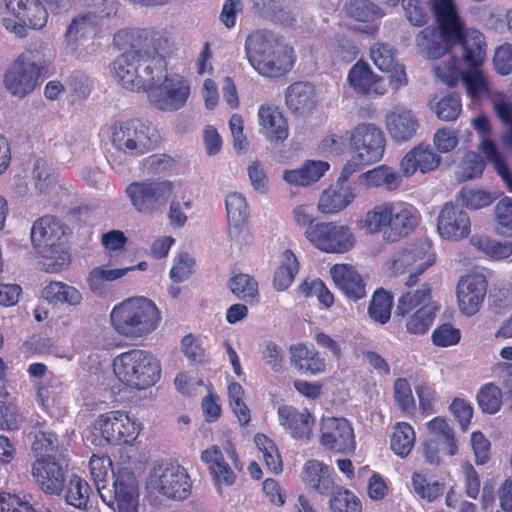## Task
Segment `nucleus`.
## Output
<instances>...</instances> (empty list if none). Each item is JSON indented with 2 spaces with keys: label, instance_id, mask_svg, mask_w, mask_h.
I'll list each match as a JSON object with an SVG mask.
<instances>
[{
  "label": "nucleus",
  "instance_id": "1",
  "mask_svg": "<svg viewBox=\"0 0 512 512\" xmlns=\"http://www.w3.org/2000/svg\"><path fill=\"white\" fill-rule=\"evenodd\" d=\"M432 11L440 39H435V30L430 28H424L417 37L418 45L425 47L427 57L440 58L458 44L465 64H481L487 52L484 34L477 30L465 31V23L457 11L455 0H434Z\"/></svg>",
  "mask_w": 512,
  "mask_h": 512
},
{
  "label": "nucleus",
  "instance_id": "2",
  "mask_svg": "<svg viewBox=\"0 0 512 512\" xmlns=\"http://www.w3.org/2000/svg\"><path fill=\"white\" fill-rule=\"evenodd\" d=\"M139 30H120L114 34L113 42L119 49H128L121 53L112 63L114 77L124 89L130 91H149L155 83L154 64L156 59L150 57L145 44L138 39Z\"/></svg>",
  "mask_w": 512,
  "mask_h": 512
},
{
  "label": "nucleus",
  "instance_id": "3",
  "mask_svg": "<svg viewBox=\"0 0 512 512\" xmlns=\"http://www.w3.org/2000/svg\"><path fill=\"white\" fill-rule=\"evenodd\" d=\"M246 59L256 72L267 78L279 79L294 69L296 53L282 34L259 28L248 34L245 41Z\"/></svg>",
  "mask_w": 512,
  "mask_h": 512
},
{
  "label": "nucleus",
  "instance_id": "4",
  "mask_svg": "<svg viewBox=\"0 0 512 512\" xmlns=\"http://www.w3.org/2000/svg\"><path fill=\"white\" fill-rule=\"evenodd\" d=\"M89 468L103 502L118 512H137L138 487L134 471L119 468L114 472L112 459L107 455H92Z\"/></svg>",
  "mask_w": 512,
  "mask_h": 512
},
{
  "label": "nucleus",
  "instance_id": "5",
  "mask_svg": "<svg viewBox=\"0 0 512 512\" xmlns=\"http://www.w3.org/2000/svg\"><path fill=\"white\" fill-rule=\"evenodd\" d=\"M419 212L415 206L403 201H385L358 221V227L368 235H382L387 243H395L414 233L419 225Z\"/></svg>",
  "mask_w": 512,
  "mask_h": 512
},
{
  "label": "nucleus",
  "instance_id": "6",
  "mask_svg": "<svg viewBox=\"0 0 512 512\" xmlns=\"http://www.w3.org/2000/svg\"><path fill=\"white\" fill-rule=\"evenodd\" d=\"M110 320L119 336L145 338L160 326L161 311L149 298L131 297L112 307Z\"/></svg>",
  "mask_w": 512,
  "mask_h": 512
},
{
  "label": "nucleus",
  "instance_id": "7",
  "mask_svg": "<svg viewBox=\"0 0 512 512\" xmlns=\"http://www.w3.org/2000/svg\"><path fill=\"white\" fill-rule=\"evenodd\" d=\"M66 230L60 218L53 215L40 217L32 224V244L44 257L43 266L48 273H58L71 262Z\"/></svg>",
  "mask_w": 512,
  "mask_h": 512
},
{
  "label": "nucleus",
  "instance_id": "8",
  "mask_svg": "<svg viewBox=\"0 0 512 512\" xmlns=\"http://www.w3.org/2000/svg\"><path fill=\"white\" fill-rule=\"evenodd\" d=\"M112 368L117 380L130 389L145 390L161 380V362L143 349L122 352L114 358Z\"/></svg>",
  "mask_w": 512,
  "mask_h": 512
},
{
  "label": "nucleus",
  "instance_id": "9",
  "mask_svg": "<svg viewBox=\"0 0 512 512\" xmlns=\"http://www.w3.org/2000/svg\"><path fill=\"white\" fill-rule=\"evenodd\" d=\"M51 60L46 57L42 45L26 49L8 67L4 84L11 95L25 97L40 83V78L48 75Z\"/></svg>",
  "mask_w": 512,
  "mask_h": 512
},
{
  "label": "nucleus",
  "instance_id": "10",
  "mask_svg": "<svg viewBox=\"0 0 512 512\" xmlns=\"http://www.w3.org/2000/svg\"><path fill=\"white\" fill-rule=\"evenodd\" d=\"M494 214L495 233L507 240L500 242L487 235H474L470 243L490 259H506L512 255V198H500L495 205Z\"/></svg>",
  "mask_w": 512,
  "mask_h": 512
},
{
  "label": "nucleus",
  "instance_id": "11",
  "mask_svg": "<svg viewBox=\"0 0 512 512\" xmlns=\"http://www.w3.org/2000/svg\"><path fill=\"white\" fill-rule=\"evenodd\" d=\"M108 139L118 152L140 157L153 149L150 127L139 119L119 120L107 129Z\"/></svg>",
  "mask_w": 512,
  "mask_h": 512
},
{
  "label": "nucleus",
  "instance_id": "12",
  "mask_svg": "<svg viewBox=\"0 0 512 512\" xmlns=\"http://www.w3.org/2000/svg\"><path fill=\"white\" fill-rule=\"evenodd\" d=\"M176 191V184L168 179H143L126 187L132 206L141 215L152 216L160 211L168 198Z\"/></svg>",
  "mask_w": 512,
  "mask_h": 512
},
{
  "label": "nucleus",
  "instance_id": "13",
  "mask_svg": "<svg viewBox=\"0 0 512 512\" xmlns=\"http://www.w3.org/2000/svg\"><path fill=\"white\" fill-rule=\"evenodd\" d=\"M94 431L112 445H130L139 437L142 424L124 411H109L98 415Z\"/></svg>",
  "mask_w": 512,
  "mask_h": 512
},
{
  "label": "nucleus",
  "instance_id": "14",
  "mask_svg": "<svg viewBox=\"0 0 512 512\" xmlns=\"http://www.w3.org/2000/svg\"><path fill=\"white\" fill-rule=\"evenodd\" d=\"M157 78L148 91L150 104L163 111L183 108L191 94L189 80L177 72L166 74L159 83H156Z\"/></svg>",
  "mask_w": 512,
  "mask_h": 512
},
{
  "label": "nucleus",
  "instance_id": "15",
  "mask_svg": "<svg viewBox=\"0 0 512 512\" xmlns=\"http://www.w3.org/2000/svg\"><path fill=\"white\" fill-rule=\"evenodd\" d=\"M305 236L314 247L325 253H347L356 242L348 226L335 222H316L305 229Z\"/></svg>",
  "mask_w": 512,
  "mask_h": 512
},
{
  "label": "nucleus",
  "instance_id": "16",
  "mask_svg": "<svg viewBox=\"0 0 512 512\" xmlns=\"http://www.w3.org/2000/svg\"><path fill=\"white\" fill-rule=\"evenodd\" d=\"M352 152H358V158L368 165L381 161L386 149L385 134L375 123H358L349 135Z\"/></svg>",
  "mask_w": 512,
  "mask_h": 512
},
{
  "label": "nucleus",
  "instance_id": "17",
  "mask_svg": "<svg viewBox=\"0 0 512 512\" xmlns=\"http://www.w3.org/2000/svg\"><path fill=\"white\" fill-rule=\"evenodd\" d=\"M155 489L162 496L172 499H185L190 496L192 481L188 471L174 462H161L154 467Z\"/></svg>",
  "mask_w": 512,
  "mask_h": 512
},
{
  "label": "nucleus",
  "instance_id": "18",
  "mask_svg": "<svg viewBox=\"0 0 512 512\" xmlns=\"http://www.w3.org/2000/svg\"><path fill=\"white\" fill-rule=\"evenodd\" d=\"M427 249H429V244H412L397 250L393 254L390 269L396 275L409 273L406 286L416 285L419 275L434 264L435 258H432L431 255H426Z\"/></svg>",
  "mask_w": 512,
  "mask_h": 512
},
{
  "label": "nucleus",
  "instance_id": "19",
  "mask_svg": "<svg viewBox=\"0 0 512 512\" xmlns=\"http://www.w3.org/2000/svg\"><path fill=\"white\" fill-rule=\"evenodd\" d=\"M320 431V443L325 449L342 454L354 453V428L346 418H323Z\"/></svg>",
  "mask_w": 512,
  "mask_h": 512
},
{
  "label": "nucleus",
  "instance_id": "20",
  "mask_svg": "<svg viewBox=\"0 0 512 512\" xmlns=\"http://www.w3.org/2000/svg\"><path fill=\"white\" fill-rule=\"evenodd\" d=\"M136 36L145 44V49L150 57L155 59L154 71L156 77L167 72V58L177 53V44L172 32L167 30H156V28H138Z\"/></svg>",
  "mask_w": 512,
  "mask_h": 512
},
{
  "label": "nucleus",
  "instance_id": "21",
  "mask_svg": "<svg viewBox=\"0 0 512 512\" xmlns=\"http://www.w3.org/2000/svg\"><path fill=\"white\" fill-rule=\"evenodd\" d=\"M32 477L44 494L59 496L65 489L66 469L57 458H36Z\"/></svg>",
  "mask_w": 512,
  "mask_h": 512
},
{
  "label": "nucleus",
  "instance_id": "22",
  "mask_svg": "<svg viewBox=\"0 0 512 512\" xmlns=\"http://www.w3.org/2000/svg\"><path fill=\"white\" fill-rule=\"evenodd\" d=\"M438 233L445 240L460 241L471 233L468 213L452 202L445 203L438 213Z\"/></svg>",
  "mask_w": 512,
  "mask_h": 512
},
{
  "label": "nucleus",
  "instance_id": "23",
  "mask_svg": "<svg viewBox=\"0 0 512 512\" xmlns=\"http://www.w3.org/2000/svg\"><path fill=\"white\" fill-rule=\"evenodd\" d=\"M487 293V279L480 273L467 274L457 285V299L460 311L472 315L480 310Z\"/></svg>",
  "mask_w": 512,
  "mask_h": 512
},
{
  "label": "nucleus",
  "instance_id": "24",
  "mask_svg": "<svg viewBox=\"0 0 512 512\" xmlns=\"http://www.w3.org/2000/svg\"><path fill=\"white\" fill-rule=\"evenodd\" d=\"M347 84L360 96H381L386 92L384 80L375 74L370 64L358 59L348 72Z\"/></svg>",
  "mask_w": 512,
  "mask_h": 512
},
{
  "label": "nucleus",
  "instance_id": "25",
  "mask_svg": "<svg viewBox=\"0 0 512 512\" xmlns=\"http://www.w3.org/2000/svg\"><path fill=\"white\" fill-rule=\"evenodd\" d=\"M428 430L434 437V439L430 440L429 443H425L423 447L424 456L428 463L433 464L439 460L438 450L436 449L435 444L444 445L443 449H446L450 456H453V454L457 452L455 434L447 420L436 417L428 421Z\"/></svg>",
  "mask_w": 512,
  "mask_h": 512
},
{
  "label": "nucleus",
  "instance_id": "26",
  "mask_svg": "<svg viewBox=\"0 0 512 512\" xmlns=\"http://www.w3.org/2000/svg\"><path fill=\"white\" fill-rule=\"evenodd\" d=\"M260 132L270 142H283L289 136L288 121L274 104H262L258 109Z\"/></svg>",
  "mask_w": 512,
  "mask_h": 512
},
{
  "label": "nucleus",
  "instance_id": "27",
  "mask_svg": "<svg viewBox=\"0 0 512 512\" xmlns=\"http://www.w3.org/2000/svg\"><path fill=\"white\" fill-rule=\"evenodd\" d=\"M289 361L300 374L319 375L327 369L326 358L321 352L307 347L305 343L289 346Z\"/></svg>",
  "mask_w": 512,
  "mask_h": 512
},
{
  "label": "nucleus",
  "instance_id": "28",
  "mask_svg": "<svg viewBox=\"0 0 512 512\" xmlns=\"http://www.w3.org/2000/svg\"><path fill=\"white\" fill-rule=\"evenodd\" d=\"M9 12L32 29L47 25L49 13L41 0H4Z\"/></svg>",
  "mask_w": 512,
  "mask_h": 512
},
{
  "label": "nucleus",
  "instance_id": "29",
  "mask_svg": "<svg viewBox=\"0 0 512 512\" xmlns=\"http://www.w3.org/2000/svg\"><path fill=\"white\" fill-rule=\"evenodd\" d=\"M335 285L349 299L365 298V282L355 267L349 264H336L330 269Z\"/></svg>",
  "mask_w": 512,
  "mask_h": 512
},
{
  "label": "nucleus",
  "instance_id": "30",
  "mask_svg": "<svg viewBox=\"0 0 512 512\" xmlns=\"http://www.w3.org/2000/svg\"><path fill=\"white\" fill-rule=\"evenodd\" d=\"M440 160L439 154L435 153L430 145L419 144L402 158L400 170L406 177H410L417 171L427 173L434 171L440 164Z\"/></svg>",
  "mask_w": 512,
  "mask_h": 512
},
{
  "label": "nucleus",
  "instance_id": "31",
  "mask_svg": "<svg viewBox=\"0 0 512 512\" xmlns=\"http://www.w3.org/2000/svg\"><path fill=\"white\" fill-rule=\"evenodd\" d=\"M201 460L207 465L217 489L221 490L222 485H232L237 481L236 472L227 463L218 445H212L202 451Z\"/></svg>",
  "mask_w": 512,
  "mask_h": 512
},
{
  "label": "nucleus",
  "instance_id": "32",
  "mask_svg": "<svg viewBox=\"0 0 512 512\" xmlns=\"http://www.w3.org/2000/svg\"><path fill=\"white\" fill-rule=\"evenodd\" d=\"M386 128L391 139L405 142L417 133L419 121L411 110L396 109L386 116Z\"/></svg>",
  "mask_w": 512,
  "mask_h": 512
},
{
  "label": "nucleus",
  "instance_id": "33",
  "mask_svg": "<svg viewBox=\"0 0 512 512\" xmlns=\"http://www.w3.org/2000/svg\"><path fill=\"white\" fill-rule=\"evenodd\" d=\"M307 487L321 495L332 494L334 489L333 469L316 459L307 460L302 472Z\"/></svg>",
  "mask_w": 512,
  "mask_h": 512
},
{
  "label": "nucleus",
  "instance_id": "34",
  "mask_svg": "<svg viewBox=\"0 0 512 512\" xmlns=\"http://www.w3.org/2000/svg\"><path fill=\"white\" fill-rule=\"evenodd\" d=\"M348 13L351 18L363 24L358 26L357 30L366 34L377 32L380 26L377 21L383 16L381 8L370 0H351L348 4Z\"/></svg>",
  "mask_w": 512,
  "mask_h": 512
},
{
  "label": "nucleus",
  "instance_id": "35",
  "mask_svg": "<svg viewBox=\"0 0 512 512\" xmlns=\"http://www.w3.org/2000/svg\"><path fill=\"white\" fill-rule=\"evenodd\" d=\"M280 424L289 429L295 439H308L311 437L313 419L307 410L301 412L293 406H281L278 409Z\"/></svg>",
  "mask_w": 512,
  "mask_h": 512
},
{
  "label": "nucleus",
  "instance_id": "36",
  "mask_svg": "<svg viewBox=\"0 0 512 512\" xmlns=\"http://www.w3.org/2000/svg\"><path fill=\"white\" fill-rule=\"evenodd\" d=\"M285 103L294 113H308L316 105V93L313 85L307 82L290 84L286 90Z\"/></svg>",
  "mask_w": 512,
  "mask_h": 512
},
{
  "label": "nucleus",
  "instance_id": "37",
  "mask_svg": "<svg viewBox=\"0 0 512 512\" xmlns=\"http://www.w3.org/2000/svg\"><path fill=\"white\" fill-rule=\"evenodd\" d=\"M369 189H383L386 191H395L402 184L403 178L399 172L391 166L379 165L363 172L359 176Z\"/></svg>",
  "mask_w": 512,
  "mask_h": 512
},
{
  "label": "nucleus",
  "instance_id": "38",
  "mask_svg": "<svg viewBox=\"0 0 512 512\" xmlns=\"http://www.w3.org/2000/svg\"><path fill=\"white\" fill-rule=\"evenodd\" d=\"M99 32V28L86 11L76 15L64 33V39L70 50L76 52L83 40Z\"/></svg>",
  "mask_w": 512,
  "mask_h": 512
},
{
  "label": "nucleus",
  "instance_id": "39",
  "mask_svg": "<svg viewBox=\"0 0 512 512\" xmlns=\"http://www.w3.org/2000/svg\"><path fill=\"white\" fill-rule=\"evenodd\" d=\"M135 267L125 268H107L106 266H97L92 268L86 278L87 285L92 293L99 297H104L110 291V282L123 278L128 270Z\"/></svg>",
  "mask_w": 512,
  "mask_h": 512
},
{
  "label": "nucleus",
  "instance_id": "40",
  "mask_svg": "<svg viewBox=\"0 0 512 512\" xmlns=\"http://www.w3.org/2000/svg\"><path fill=\"white\" fill-rule=\"evenodd\" d=\"M330 165L327 161L306 160L300 168L286 170L284 180L289 184L307 186L324 176Z\"/></svg>",
  "mask_w": 512,
  "mask_h": 512
},
{
  "label": "nucleus",
  "instance_id": "41",
  "mask_svg": "<svg viewBox=\"0 0 512 512\" xmlns=\"http://www.w3.org/2000/svg\"><path fill=\"white\" fill-rule=\"evenodd\" d=\"M42 298L50 304H68L76 306L81 304L82 294L76 287L67 285L62 281H50L43 287Z\"/></svg>",
  "mask_w": 512,
  "mask_h": 512
},
{
  "label": "nucleus",
  "instance_id": "42",
  "mask_svg": "<svg viewBox=\"0 0 512 512\" xmlns=\"http://www.w3.org/2000/svg\"><path fill=\"white\" fill-rule=\"evenodd\" d=\"M354 197V191L349 186L340 185L339 188L323 191L318 206L322 212L335 213L345 209Z\"/></svg>",
  "mask_w": 512,
  "mask_h": 512
},
{
  "label": "nucleus",
  "instance_id": "43",
  "mask_svg": "<svg viewBox=\"0 0 512 512\" xmlns=\"http://www.w3.org/2000/svg\"><path fill=\"white\" fill-rule=\"evenodd\" d=\"M416 433L412 425L399 421L393 427L390 437V449L401 458H406L413 450Z\"/></svg>",
  "mask_w": 512,
  "mask_h": 512
},
{
  "label": "nucleus",
  "instance_id": "44",
  "mask_svg": "<svg viewBox=\"0 0 512 512\" xmlns=\"http://www.w3.org/2000/svg\"><path fill=\"white\" fill-rule=\"evenodd\" d=\"M299 272V262L291 249L283 252L279 267L273 275V287L277 291H285L295 280V275Z\"/></svg>",
  "mask_w": 512,
  "mask_h": 512
},
{
  "label": "nucleus",
  "instance_id": "45",
  "mask_svg": "<svg viewBox=\"0 0 512 512\" xmlns=\"http://www.w3.org/2000/svg\"><path fill=\"white\" fill-rule=\"evenodd\" d=\"M433 303L422 305L406 316V331L412 335H423L431 328L438 311Z\"/></svg>",
  "mask_w": 512,
  "mask_h": 512
},
{
  "label": "nucleus",
  "instance_id": "46",
  "mask_svg": "<svg viewBox=\"0 0 512 512\" xmlns=\"http://www.w3.org/2000/svg\"><path fill=\"white\" fill-rule=\"evenodd\" d=\"M483 62L484 59L479 65L466 64L470 67V70L464 72L461 78L472 101H480L482 97H487L490 94L487 77L484 76L483 71L480 69Z\"/></svg>",
  "mask_w": 512,
  "mask_h": 512
},
{
  "label": "nucleus",
  "instance_id": "47",
  "mask_svg": "<svg viewBox=\"0 0 512 512\" xmlns=\"http://www.w3.org/2000/svg\"><path fill=\"white\" fill-rule=\"evenodd\" d=\"M256 447L262 453L263 462L268 471L277 475L283 471V460L280 455L277 444L274 440L268 438L266 434L256 433L254 436Z\"/></svg>",
  "mask_w": 512,
  "mask_h": 512
},
{
  "label": "nucleus",
  "instance_id": "48",
  "mask_svg": "<svg viewBox=\"0 0 512 512\" xmlns=\"http://www.w3.org/2000/svg\"><path fill=\"white\" fill-rule=\"evenodd\" d=\"M499 196L496 192L463 186L458 192L457 201L466 209L480 210L493 204Z\"/></svg>",
  "mask_w": 512,
  "mask_h": 512
},
{
  "label": "nucleus",
  "instance_id": "49",
  "mask_svg": "<svg viewBox=\"0 0 512 512\" xmlns=\"http://www.w3.org/2000/svg\"><path fill=\"white\" fill-rule=\"evenodd\" d=\"M431 288L429 285H422L415 291H408L398 299L396 305V314L406 317V315L418 310L422 305L430 304Z\"/></svg>",
  "mask_w": 512,
  "mask_h": 512
},
{
  "label": "nucleus",
  "instance_id": "50",
  "mask_svg": "<svg viewBox=\"0 0 512 512\" xmlns=\"http://www.w3.org/2000/svg\"><path fill=\"white\" fill-rule=\"evenodd\" d=\"M84 5L99 29L106 20L117 18L119 15L118 0H84Z\"/></svg>",
  "mask_w": 512,
  "mask_h": 512
},
{
  "label": "nucleus",
  "instance_id": "51",
  "mask_svg": "<svg viewBox=\"0 0 512 512\" xmlns=\"http://www.w3.org/2000/svg\"><path fill=\"white\" fill-rule=\"evenodd\" d=\"M476 402L483 413H498L503 405L502 389L493 382H487L477 392Z\"/></svg>",
  "mask_w": 512,
  "mask_h": 512
},
{
  "label": "nucleus",
  "instance_id": "52",
  "mask_svg": "<svg viewBox=\"0 0 512 512\" xmlns=\"http://www.w3.org/2000/svg\"><path fill=\"white\" fill-rule=\"evenodd\" d=\"M32 450L37 458H57L62 456V449L57 434L54 432L38 431L34 435Z\"/></svg>",
  "mask_w": 512,
  "mask_h": 512
},
{
  "label": "nucleus",
  "instance_id": "53",
  "mask_svg": "<svg viewBox=\"0 0 512 512\" xmlns=\"http://www.w3.org/2000/svg\"><path fill=\"white\" fill-rule=\"evenodd\" d=\"M91 490L87 481L78 475H72L65 489V501L75 508H86Z\"/></svg>",
  "mask_w": 512,
  "mask_h": 512
},
{
  "label": "nucleus",
  "instance_id": "54",
  "mask_svg": "<svg viewBox=\"0 0 512 512\" xmlns=\"http://www.w3.org/2000/svg\"><path fill=\"white\" fill-rule=\"evenodd\" d=\"M412 489L418 497L433 502L444 494L445 484L439 481H430L423 472L415 471L412 474Z\"/></svg>",
  "mask_w": 512,
  "mask_h": 512
},
{
  "label": "nucleus",
  "instance_id": "55",
  "mask_svg": "<svg viewBox=\"0 0 512 512\" xmlns=\"http://www.w3.org/2000/svg\"><path fill=\"white\" fill-rule=\"evenodd\" d=\"M392 297L384 288H378L369 303V316L376 323L386 324L391 318Z\"/></svg>",
  "mask_w": 512,
  "mask_h": 512
},
{
  "label": "nucleus",
  "instance_id": "56",
  "mask_svg": "<svg viewBox=\"0 0 512 512\" xmlns=\"http://www.w3.org/2000/svg\"><path fill=\"white\" fill-rule=\"evenodd\" d=\"M229 404L241 426L251 421V411L244 401L245 390L239 382L232 381L228 386Z\"/></svg>",
  "mask_w": 512,
  "mask_h": 512
},
{
  "label": "nucleus",
  "instance_id": "57",
  "mask_svg": "<svg viewBox=\"0 0 512 512\" xmlns=\"http://www.w3.org/2000/svg\"><path fill=\"white\" fill-rule=\"evenodd\" d=\"M182 186V184H178V191L180 192L182 203L177 197H174L171 199L169 205L168 218L174 228H183L188 221V216L183 212L182 206L185 209H192L193 207V199L187 196V186H183V188Z\"/></svg>",
  "mask_w": 512,
  "mask_h": 512
},
{
  "label": "nucleus",
  "instance_id": "58",
  "mask_svg": "<svg viewBox=\"0 0 512 512\" xmlns=\"http://www.w3.org/2000/svg\"><path fill=\"white\" fill-rule=\"evenodd\" d=\"M230 291L237 296V298L249 301H257L258 299V284L251 275L239 273L234 275L230 282Z\"/></svg>",
  "mask_w": 512,
  "mask_h": 512
},
{
  "label": "nucleus",
  "instance_id": "59",
  "mask_svg": "<svg viewBox=\"0 0 512 512\" xmlns=\"http://www.w3.org/2000/svg\"><path fill=\"white\" fill-rule=\"evenodd\" d=\"M225 208L230 225L240 227V225L246 223L248 218V205L247 199L244 196L238 194V192H231L225 198Z\"/></svg>",
  "mask_w": 512,
  "mask_h": 512
},
{
  "label": "nucleus",
  "instance_id": "60",
  "mask_svg": "<svg viewBox=\"0 0 512 512\" xmlns=\"http://www.w3.org/2000/svg\"><path fill=\"white\" fill-rule=\"evenodd\" d=\"M434 112L439 120L447 122L457 120L462 112L461 96L450 93L441 97L435 103Z\"/></svg>",
  "mask_w": 512,
  "mask_h": 512
},
{
  "label": "nucleus",
  "instance_id": "61",
  "mask_svg": "<svg viewBox=\"0 0 512 512\" xmlns=\"http://www.w3.org/2000/svg\"><path fill=\"white\" fill-rule=\"evenodd\" d=\"M176 161L166 153L151 154L141 161V168L147 174L168 175L173 173Z\"/></svg>",
  "mask_w": 512,
  "mask_h": 512
},
{
  "label": "nucleus",
  "instance_id": "62",
  "mask_svg": "<svg viewBox=\"0 0 512 512\" xmlns=\"http://www.w3.org/2000/svg\"><path fill=\"white\" fill-rule=\"evenodd\" d=\"M330 508L333 512H361L362 504L352 491L339 488L332 492Z\"/></svg>",
  "mask_w": 512,
  "mask_h": 512
},
{
  "label": "nucleus",
  "instance_id": "63",
  "mask_svg": "<svg viewBox=\"0 0 512 512\" xmlns=\"http://www.w3.org/2000/svg\"><path fill=\"white\" fill-rule=\"evenodd\" d=\"M332 54L338 60L350 63L359 56L358 46L347 34L338 33L332 42Z\"/></svg>",
  "mask_w": 512,
  "mask_h": 512
},
{
  "label": "nucleus",
  "instance_id": "64",
  "mask_svg": "<svg viewBox=\"0 0 512 512\" xmlns=\"http://www.w3.org/2000/svg\"><path fill=\"white\" fill-rule=\"evenodd\" d=\"M32 178L35 180L36 188L44 191L49 185L55 183V170L49 160L38 158L32 168Z\"/></svg>",
  "mask_w": 512,
  "mask_h": 512
}]
</instances>
